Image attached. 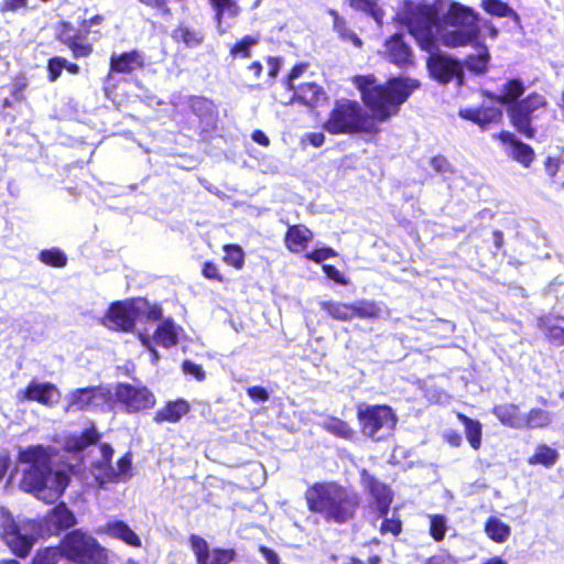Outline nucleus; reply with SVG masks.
I'll list each match as a JSON object with an SVG mask.
<instances>
[{
  "mask_svg": "<svg viewBox=\"0 0 564 564\" xmlns=\"http://www.w3.org/2000/svg\"><path fill=\"white\" fill-rule=\"evenodd\" d=\"M46 532L56 534L62 530H66L75 524L74 514L64 503L58 505L45 517Z\"/></svg>",
  "mask_w": 564,
  "mask_h": 564,
  "instance_id": "obj_22",
  "label": "nucleus"
},
{
  "mask_svg": "<svg viewBox=\"0 0 564 564\" xmlns=\"http://www.w3.org/2000/svg\"><path fill=\"white\" fill-rule=\"evenodd\" d=\"M99 437L96 429L93 426L85 430L80 434H73L65 437L64 448L68 453L78 455L85 451L89 445L94 444Z\"/></svg>",
  "mask_w": 564,
  "mask_h": 564,
  "instance_id": "obj_27",
  "label": "nucleus"
},
{
  "mask_svg": "<svg viewBox=\"0 0 564 564\" xmlns=\"http://www.w3.org/2000/svg\"><path fill=\"white\" fill-rule=\"evenodd\" d=\"M336 256H337V253L334 249L328 248V247H323V248L316 249L310 253H306L305 258L308 260H312L316 263H321L324 260H326L328 258H334Z\"/></svg>",
  "mask_w": 564,
  "mask_h": 564,
  "instance_id": "obj_51",
  "label": "nucleus"
},
{
  "mask_svg": "<svg viewBox=\"0 0 564 564\" xmlns=\"http://www.w3.org/2000/svg\"><path fill=\"white\" fill-rule=\"evenodd\" d=\"M303 141L310 142L314 148H319L325 142V135L322 132H311L303 137Z\"/></svg>",
  "mask_w": 564,
  "mask_h": 564,
  "instance_id": "obj_58",
  "label": "nucleus"
},
{
  "mask_svg": "<svg viewBox=\"0 0 564 564\" xmlns=\"http://www.w3.org/2000/svg\"><path fill=\"white\" fill-rule=\"evenodd\" d=\"M558 458V454L555 449L547 445H539L535 449L534 455L529 458L530 465H543L545 467L553 466Z\"/></svg>",
  "mask_w": 564,
  "mask_h": 564,
  "instance_id": "obj_38",
  "label": "nucleus"
},
{
  "mask_svg": "<svg viewBox=\"0 0 564 564\" xmlns=\"http://www.w3.org/2000/svg\"><path fill=\"white\" fill-rule=\"evenodd\" d=\"M248 395L256 401H267L269 399V393L267 390L262 387H250L247 389Z\"/></svg>",
  "mask_w": 564,
  "mask_h": 564,
  "instance_id": "obj_56",
  "label": "nucleus"
},
{
  "mask_svg": "<svg viewBox=\"0 0 564 564\" xmlns=\"http://www.w3.org/2000/svg\"><path fill=\"white\" fill-rule=\"evenodd\" d=\"M361 484L373 498L379 516L383 518L380 525V532L382 534L391 533L393 535H398L402 528L401 521L394 516L392 518H387V513L392 501V494L389 487L378 481L365 469L361 471Z\"/></svg>",
  "mask_w": 564,
  "mask_h": 564,
  "instance_id": "obj_8",
  "label": "nucleus"
},
{
  "mask_svg": "<svg viewBox=\"0 0 564 564\" xmlns=\"http://www.w3.org/2000/svg\"><path fill=\"white\" fill-rule=\"evenodd\" d=\"M431 524H430V533L434 538L435 541H441L444 539L446 533V520L442 516H431Z\"/></svg>",
  "mask_w": 564,
  "mask_h": 564,
  "instance_id": "obj_49",
  "label": "nucleus"
},
{
  "mask_svg": "<svg viewBox=\"0 0 564 564\" xmlns=\"http://www.w3.org/2000/svg\"><path fill=\"white\" fill-rule=\"evenodd\" d=\"M485 532L490 540L497 543H503L509 539L511 528L500 519L490 517L486 521Z\"/></svg>",
  "mask_w": 564,
  "mask_h": 564,
  "instance_id": "obj_32",
  "label": "nucleus"
},
{
  "mask_svg": "<svg viewBox=\"0 0 564 564\" xmlns=\"http://www.w3.org/2000/svg\"><path fill=\"white\" fill-rule=\"evenodd\" d=\"M104 21L102 15L96 14L85 19L77 31L69 22H63L58 31V39L72 51L74 57H86L93 51V46L86 41V37L93 28L100 25Z\"/></svg>",
  "mask_w": 564,
  "mask_h": 564,
  "instance_id": "obj_11",
  "label": "nucleus"
},
{
  "mask_svg": "<svg viewBox=\"0 0 564 564\" xmlns=\"http://www.w3.org/2000/svg\"><path fill=\"white\" fill-rule=\"evenodd\" d=\"M358 419L362 433L373 440H382L393 431L397 417L392 409L387 405H367L359 408Z\"/></svg>",
  "mask_w": 564,
  "mask_h": 564,
  "instance_id": "obj_9",
  "label": "nucleus"
},
{
  "mask_svg": "<svg viewBox=\"0 0 564 564\" xmlns=\"http://www.w3.org/2000/svg\"><path fill=\"white\" fill-rule=\"evenodd\" d=\"M189 542L196 564H229L236 555L231 549H210L206 540L198 535H192Z\"/></svg>",
  "mask_w": 564,
  "mask_h": 564,
  "instance_id": "obj_16",
  "label": "nucleus"
},
{
  "mask_svg": "<svg viewBox=\"0 0 564 564\" xmlns=\"http://www.w3.org/2000/svg\"><path fill=\"white\" fill-rule=\"evenodd\" d=\"M489 61V53L487 47L481 46L478 48L477 55H470L466 59V66L475 72V73H482L487 68V64Z\"/></svg>",
  "mask_w": 564,
  "mask_h": 564,
  "instance_id": "obj_43",
  "label": "nucleus"
},
{
  "mask_svg": "<svg viewBox=\"0 0 564 564\" xmlns=\"http://www.w3.org/2000/svg\"><path fill=\"white\" fill-rule=\"evenodd\" d=\"M111 392L107 388L91 387L75 389L66 398L65 412H80L90 410L105 411L109 408Z\"/></svg>",
  "mask_w": 564,
  "mask_h": 564,
  "instance_id": "obj_12",
  "label": "nucleus"
},
{
  "mask_svg": "<svg viewBox=\"0 0 564 564\" xmlns=\"http://www.w3.org/2000/svg\"><path fill=\"white\" fill-rule=\"evenodd\" d=\"M19 460L30 465L24 471L21 488L45 502H53L59 498L68 485L69 471L74 468L68 466L67 470L53 469L50 466L48 451L41 445L20 451Z\"/></svg>",
  "mask_w": 564,
  "mask_h": 564,
  "instance_id": "obj_3",
  "label": "nucleus"
},
{
  "mask_svg": "<svg viewBox=\"0 0 564 564\" xmlns=\"http://www.w3.org/2000/svg\"><path fill=\"white\" fill-rule=\"evenodd\" d=\"M427 66L432 76L438 82L448 83L456 78L458 84H462L463 72L457 61L444 55H432Z\"/></svg>",
  "mask_w": 564,
  "mask_h": 564,
  "instance_id": "obj_17",
  "label": "nucleus"
},
{
  "mask_svg": "<svg viewBox=\"0 0 564 564\" xmlns=\"http://www.w3.org/2000/svg\"><path fill=\"white\" fill-rule=\"evenodd\" d=\"M334 14V28L340 35V37L345 41H350L356 47L361 46L360 39L350 30H348L345 25L344 20H341L337 14Z\"/></svg>",
  "mask_w": 564,
  "mask_h": 564,
  "instance_id": "obj_48",
  "label": "nucleus"
},
{
  "mask_svg": "<svg viewBox=\"0 0 564 564\" xmlns=\"http://www.w3.org/2000/svg\"><path fill=\"white\" fill-rule=\"evenodd\" d=\"M352 310V318L354 317H360V318H378L382 314V310L371 301H357L351 304Z\"/></svg>",
  "mask_w": 564,
  "mask_h": 564,
  "instance_id": "obj_40",
  "label": "nucleus"
},
{
  "mask_svg": "<svg viewBox=\"0 0 564 564\" xmlns=\"http://www.w3.org/2000/svg\"><path fill=\"white\" fill-rule=\"evenodd\" d=\"M481 8L490 15L505 18L509 17L514 21H519L518 13L501 0H482Z\"/></svg>",
  "mask_w": 564,
  "mask_h": 564,
  "instance_id": "obj_36",
  "label": "nucleus"
},
{
  "mask_svg": "<svg viewBox=\"0 0 564 564\" xmlns=\"http://www.w3.org/2000/svg\"><path fill=\"white\" fill-rule=\"evenodd\" d=\"M144 65V55L140 51L116 54L110 57V70L115 73L129 74L141 69Z\"/></svg>",
  "mask_w": 564,
  "mask_h": 564,
  "instance_id": "obj_21",
  "label": "nucleus"
},
{
  "mask_svg": "<svg viewBox=\"0 0 564 564\" xmlns=\"http://www.w3.org/2000/svg\"><path fill=\"white\" fill-rule=\"evenodd\" d=\"M386 54L390 62L399 66H405L411 62L410 47L395 34L386 42Z\"/></svg>",
  "mask_w": 564,
  "mask_h": 564,
  "instance_id": "obj_24",
  "label": "nucleus"
},
{
  "mask_svg": "<svg viewBox=\"0 0 564 564\" xmlns=\"http://www.w3.org/2000/svg\"><path fill=\"white\" fill-rule=\"evenodd\" d=\"M293 91L294 98L308 107L318 106L327 99L323 88L314 83L302 84Z\"/></svg>",
  "mask_w": 564,
  "mask_h": 564,
  "instance_id": "obj_25",
  "label": "nucleus"
},
{
  "mask_svg": "<svg viewBox=\"0 0 564 564\" xmlns=\"http://www.w3.org/2000/svg\"><path fill=\"white\" fill-rule=\"evenodd\" d=\"M547 100L544 95L532 93L520 101H516L508 108V116L514 129L525 138L535 135L533 120L547 110Z\"/></svg>",
  "mask_w": 564,
  "mask_h": 564,
  "instance_id": "obj_5",
  "label": "nucleus"
},
{
  "mask_svg": "<svg viewBox=\"0 0 564 564\" xmlns=\"http://www.w3.org/2000/svg\"><path fill=\"white\" fill-rule=\"evenodd\" d=\"M189 410V405L184 400L167 403L163 409L156 412L155 422H177Z\"/></svg>",
  "mask_w": 564,
  "mask_h": 564,
  "instance_id": "obj_30",
  "label": "nucleus"
},
{
  "mask_svg": "<svg viewBox=\"0 0 564 564\" xmlns=\"http://www.w3.org/2000/svg\"><path fill=\"white\" fill-rule=\"evenodd\" d=\"M0 512V529L3 542L15 555L26 556L35 541V523L30 520L15 522L11 514L3 509Z\"/></svg>",
  "mask_w": 564,
  "mask_h": 564,
  "instance_id": "obj_7",
  "label": "nucleus"
},
{
  "mask_svg": "<svg viewBox=\"0 0 564 564\" xmlns=\"http://www.w3.org/2000/svg\"><path fill=\"white\" fill-rule=\"evenodd\" d=\"M182 368L185 373L192 375L198 381H202L205 379V371L202 369V367L199 365H196L192 361L186 360L183 362Z\"/></svg>",
  "mask_w": 564,
  "mask_h": 564,
  "instance_id": "obj_53",
  "label": "nucleus"
},
{
  "mask_svg": "<svg viewBox=\"0 0 564 564\" xmlns=\"http://www.w3.org/2000/svg\"><path fill=\"white\" fill-rule=\"evenodd\" d=\"M115 397L129 413L140 412L155 404L153 393L145 387L120 383L116 388Z\"/></svg>",
  "mask_w": 564,
  "mask_h": 564,
  "instance_id": "obj_14",
  "label": "nucleus"
},
{
  "mask_svg": "<svg viewBox=\"0 0 564 564\" xmlns=\"http://www.w3.org/2000/svg\"><path fill=\"white\" fill-rule=\"evenodd\" d=\"M305 69V66L304 65H297V66H294L289 75V79H288V88L290 90H294L295 87L293 85V80L296 79L297 77H300V75L303 73V70Z\"/></svg>",
  "mask_w": 564,
  "mask_h": 564,
  "instance_id": "obj_63",
  "label": "nucleus"
},
{
  "mask_svg": "<svg viewBox=\"0 0 564 564\" xmlns=\"http://www.w3.org/2000/svg\"><path fill=\"white\" fill-rule=\"evenodd\" d=\"M97 451L99 457L91 462V471L100 486L107 481H119L129 475L132 464L129 454L122 456L115 467L111 465L113 449L110 445L101 444Z\"/></svg>",
  "mask_w": 564,
  "mask_h": 564,
  "instance_id": "obj_10",
  "label": "nucleus"
},
{
  "mask_svg": "<svg viewBox=\"0 0 564 564\" xmlns=\"http://www.w3.org/2000/svg\"><path fill=\"white\" fill-rule=\"evenodd\" d=\"M308 509L319 513L326 521L345 523L354 518L359 495L334 481L317 482L305 492Z\"/></svg>",
  "mask_w": 564,
  "mask_h": 564,
  "instance_id": "obj_4",
  "label": "nucleus"
},
{
  "mask_svg": "<svg viewBox=\"0 0 564 564\" xmlns=\"http://www.w3.org/2000/svg\"><path fill=\"white\" fill-rule=\"evenodd\" d=\"M178 330L180 328L174 324L173 321L166 319L158 326L152 337L143 333L139 334V338L142 345L152 355V362H156L159 360V354L155 350L153 344L164 348H170L176 345L178 339Z\"/></svg>",
  "mask_w": 564,
  "mask_h": 564,
  "instance_id": "obj_15",
  "label": "nucleus"
},
{
  "mask_svg": "<svg viewBox=\"0 0 564 564\" xmlns=\"http://www.w3.org/2000/svg\"><path fill=\"white\" fill-rule=\"evenodd\" d=\"M145 307L142 301L113 303L102 319V324L113 330L129 332L138 321V311Z\"/></svg>",
  "mask_w": 564,
  "mask_h": 564,
  "instance_id": "obj_13",
  "label": "nucleus"
},
{
  "mask_svg": "<svg viewBox=\"0 0 564 564\" xmlns=\"http://www.w3.org/2000/svg\"><path fill=\"white\" fill-rule=\"evenodd\" d=\"M267 64H268V75L271 78V80H273L280 70L281 62L276 57H268Z\"/></svg>",
  "mask_w": 564,
  "mask_h": 564,
  "instance_id": "obj_62",
  "label": "nucleus"
},
{
  "mask_svg": "<svg viewBox=\"0 0 564 564\" xmlns=\"http://www.w3.org/2000/svg\"><path fill=\"white\" fill-rule=\"evenodd\" d=\"M523 429H541L547 426L551 421V414L542 409H532L528 414L523 415Z\"/></svg>",
  "mask_w": 564,
  "mask_h": 564,
  "instance_id": "obj_37",
  "label": "nucleus"
},
{
  "mask_svg": "<svg viewBox=\"0 0 564 564\" xmlns=\"http://www.w3.org/2000/svg\"><path fill=\"white\" fill-rule=\"evenodd\" d=\"M313 237V232L306 226L293 225L288 228L284 243L288 250L299 253L306 249Z\"/></svg>",
  "mask_w": 564,
  "mask_h": 564,
  "instance_id": "obj_23",
  "label": "nucleus"
},
{
  "mask_svg": "<svg viewBox=\"0 0 564 564\" xmlns=\"http://www.w3.org/2000/svg\"><path fill=\"white\" fill-rule=\"evenodd\" d=\"M214 13L217 31L220 34L227 33L236 18L240 14V7L236 0H208Z\"/></svg>",
  "mask_w": 564,
  "mask_h": 564,
  "instance_id": "obj_19",
  "label": "nucleus"
},
{
  "mask_svg": "<svg viewBox=\"0 0 564 564\" xmlns=\"http://www.w3.org/2000/svg\"><path fill=\"white\" fill-rule=\"evenodd\" d=\"M102 532L111 538L119 539L126 544L134 547L141 546V539L139 535L123 521H112L105 525Z\"/></svg>",
  "mask_w": 564,
  "mask_h": 564,
  "instance_id": "obj_26",
  "label": "nucleus"
},
{
  "mask_svg": "<svg viewBox=\"0 0 564 564\" xmlns=\"http://www.w3.org/2000/svg\"><path fill=\"white\" fill-rule=\"evenodd\" d=\"M203 274L207 279L218 280V281L221 280V276L218 272V268L214 263H210V262H206L204 264Z\"/></svg>",
  "mask_w": 564,
  "mask_h": 564,
  "instance_id": "obj_61",
  "label": "nucleus"
},
{
  "mask_svg": "<svg viewBox=\"0 0 564 564\" xmlns=\"http://www.w3.org/2000/svg\"><path fill=\"white\" fill-rule=\"evenodd\" d=\"M398 20L408 26L420 47L430 53L438 41L446 46H464L474 43L479 33L475 12L457 2L451 3L442 18L434 6L405 3Z\"/></svg>",
  "mask_w": 564,
  "mask_h": 564,
  "instance_id": "obj_2",
  "label": "nucleus"
},
{
  "mask_svg": "<svg viewBox=\"0 0 564 564\" xmlns=\"http://www.w3.org/2000/svg\"><path fill=\"white\" fill-rule=\"evenodd\" d=\"M432 167L440 173L447 172L449 170V163L444 156H435L431 160Z\"/></svg>",
  "mask_w": 564,
  "mask_h": 564,
  "instance_id": "obj_60",
  "label": "nucleus"
},
{
  "mask_svg": "<svg viewBox=\"0 0 564 564\" xmlns=\"http://www.w3.org/2000/svg\"><path fill=\"white\" fill-rule=\"evenodd\" d=\"M28 8V0H3L2 11H18Z\"/></svg>",
  "mask_w": 564,
  "mask_h": 564,
  "instance_id": "obj_57",
  "label": "nucleus"
},
{
  "mask_svg": "<svg viewBox=\"0 0 564 564\" xmlns=\"http://www.w3.org/2000/svg\"><path fill=\"white\" fill-rule=\"evenodd\" d=\"M524 91L523 83L518 79L508 80L501 88L499 101L508 104L516 101Z\"/></svg>",
  "mask_w": 564,
  "mask_h": 564,
  "instance_id": "obj_42",
  "label": "nucleus"
},
{
  "mask_svg": "<svg viewBox=\"0 0 564 564\" xmlns=\"http://www.w3.org/2000/svg\"><path fill=\"white\" fill-rule=\"evenodd\" d=\"M259 43V37L256 35H246L237 41L229 51L232 59H246L251 56V50Z\"/></svg>",
  "mask_w": 564,
  "mask_h": 564,
  "instance_id": "obj_34",
  "label": "nucleus"
},
{
  "mask_svg": "<svg viewBox=\"0 0 564 564\" xmlns=\"http://www.w3.org/2000/svg\"><path fill=\"white\" fill-rule=\"evenodd\" d=\"M251 137L254 142L263 147H268L270 144L269 138L261 130L253 131Z\"/></svg>",
  "mask_w": 564,
  "mask_h": 564,
  "instance_id": "obj_64",
  "label": "nucleus"
},
{
  "mask_svg": "<svg viewBox=\"0 0 564 564\" xmlns=\"http://www.w3.org/2000/svg\"><path fill=\"white\" fill-rule=\"evenodd\" d=\"M67 64V61L65 58H51L48 62V73H50V80L55 82L57 77L59 76L61 72L64 69V66Z\"/></svg>",
  "mask_w": 564,
  "mask_h": 564,
  "instance_id": "obj_52",
  "label": "nucleus"
},
{
  "mask_svg": "<svg viewBox=\"0 0 564 564\" xmlns=\"http://www.w3.org/2000/svg\"><path fill=\"white\" fill-rule=\"evenodd\" d=\"M558 323L560 318L543 317L540 319L539 326L552 343L556 345H563L564 327Z\"/></svg>",
  "mask_w": 564,
  "mask_h": 564,
  "instance_id": "obj_33",
  "label": "nucleus"
},
{
  "mask_svg": "<svg viewBox=\"0 0 564 564\" xmlns=\"http://www.w3.org/2000/svg\"><path fill=\"white\" fill-rule=\"evenodd\" d=\"M379 1L380 0H350V6L356 10L368 13L380 25L382 24L384 12Z\"/></svg>",
  "mask_w": 564,
  "mask_h": 564,
  "instance_id": "obj_39",
  "label": "nucleus"
},
{
  "mask_svg": "<svg viewBox=\"0 0 564 564\" xmlns=\"http://www.w3.org/2000/svg\"><path fill=\"white\" fill-rule=\"evenodd\" d=\"M457 417L465 426L466 438L474 449H478L481 444V424L479 421L471 420L466 415L458 413Z\"/></svg>",
  "mask_w": 564,
  "mask_h": 564,
  "instance_id": "obj_35",
  "label": "nucleus"
},
{
  "mask_svg": "<svg viewBox=\"0 0 564 564\" xmlns=\"http://www.w3.org/2000/svg\"><path fill=\"white\" fill-rule=\"evenodd\" d=\"M40 260L47 265L56 268H63L67 262L65 253L56 248L43 250L40 253Z\"/></svg>",
  "mask_w": 564,
  "mask_h": 564,
  "instance_id": "obj_47",
  "label": "nucleus"
},
{
  "mask_svg": "<svg viewBox=\"0 0 564 564\" xmlns=\"http://www.w3.org/2000/svg\"><path fill=\"white\" fill-rule=\"evenodd\" d=\"M259 551L268 564H280V557L272 549L260 546Z\"/></svg>",
  "mask_w": 564,
  "mask_h": 564,
  "instance_id": "obj_59",
  "label": "nucleus"
},
{
  "mask_svg": "<svg viewBox=\"0 0 564 564\" xmlns=\"http://www.w3.org/2000/svg\"><path fill=\"white\" fill-rule=\"evenodd\" d=\"M225 256L224 261L235 267L236 269H241L245 262V253L241 247L237 245H226L224 247Z\"/></svg>",
  "mask_w": 564,
  "mask_h": 564,
  "instance_id": "obj_46",
  "label": "nucleus"
},
{
  "mask_svg": "<svg viewBox=\"0 0 564 564\" xmlns=\"http://www.w3.org/2000/svg\"><path fill=\"white\" fill-rule=\"evenodd\" d=\"M494 414L498 417V420L507 426L513 429H523V421L519 413V409L514 404H502L497 405L492 410Z\"/></svg>",
  "mask_w": 564,
  "mask_h": 564,
  "instance_id": "obj_29",
  "label": "nucleus"
},
{
  "mask_svg": "<svg viewBox=\"0 0 564 564\" xmlns=\"http://www.w3.org/2000/svg\"><path fill=\"white\" fill-rule=\"evenodd\" d=\"M323 271L327 275V278L334 280L335 282L346 285L348 282L344 278L343 273L336 269L334 265L325 264L323 265Z\"/></svg>",
  "mask_w": 564,
  "mask_h": 564,
  "instance_id": "obj_55",
  "label": "nucleus"
},
{
  "mask_svg": "<svg viewBox=\"0 0 564 564\" xmlns=\"http://www.w3.org/2000/svg\"><path fill=\"white\" fill-rule=\"evenodd\" d=\"M137 301H142L145 304L144 308L138 311V319L145 318L148 321H158L161 318L162 310L159 305H151L143 299H138Z\"/></svg>",
  "mask_w": 564,
  "mask_h": 564,
  "instance_id": "obj_50",
  "label": "nucleus"
},
{
  "mask_svg": "<svg viewBox=\"0 0 564 564\" xmlns=\"http://www.w3.org/2000/svg\"><path fill=\"white\" fill-rule=\"evenodd\" d=\"M63 557L76 564H107V552L90 535L80 531L69 533L63 542Z\"/></svg>",
  "mask_w": 564,
  "mask_h": 564,
  "instance_id": "obj_6",
  "label": "nucleus"
},
{
  "mask_svg": "<svg viewBox=\"0 0 564 564\" xmlns=\"http://www.w3.org/2000/svg\"><path fill=\"white\" fill-rule=\"evenodd\" d=\"M352 82L371 115L356 100L337 99L323 123V129L330 134L377 133L376 121L383 122L395 115L419 87V83L409 77H395L386 85H378L373 75L355 76Z\"/></svg>",
  "mask_w": 564,
  "mask_h": 564,
  "instance_id": "obj_1",
  "label": "nucleus"
},
{
  "mask_svg": "<svg viewBox=\"0 0 564 564\" xmlns=\"http://www.w3.org/2000/svg\"><path fill=\"white\" fill-rule=\"evenodd\" d=\"M176 42L184 43L186 47L195 48L204 42V34L202 31L189 28L187 25L177 26L172 34Z\"/></svg>",
  "mask_w": 564,
  "mask_h": 564,
  "instance_id": "obj_31",
  "label": "nucleus"
},
{
  "mask_svg": "<svg viewBox=\"0 0 564 564\" xmlns=\"http://www.w3.org/2000/svg\"><path fill=\"white\" fill-rule=\"evenodd\" d=\"M424 564H457V561L455 557L447 553H440L427 557L424 561Z\"/></svg>",
  "mask_w": 564,
  "mask_h": 564,
  "instance_id": "obj_54",
  "label": "nucleus"
},
{
  "mask_svg": "<svg viewBox=\"0 0 564 564\" xmlns=\"http://www.w3.org/2000/svg\"><path fill=\"white\" fill-rule=\"evenodd\" d=\"M63 561V553L59 549L46 547L36 553L32 564H59Z\"/></svg>",
  "mask_w": 564,
  "mask_h": 564,
  "instance_id": "obj_44",
  "label": "nucleus"
},
{
  "mask_svg": "<svg viewBox=\"0 0 564 564\" xmlns=\"http://www.w3.org/2000/svg\"><path fill=\"white\" fill-rule=\"evenodd\" d=\"M459 116L477 123L481 129H487L490 123L499 121L502 113L499 109L495 108L462 109L459 110Z\"/></svg>",
  "mask_w": 564,
  "mask_h": 564,
  "instance_id": "obj_28",
  "label": "nucleus"
},
{
  "mask_svg": "<svg viewBox=\"0 0 564 564\" xmlns=\"http://www.w3.org/2000/svg\"><path fill=\"white\" fill-rule=\"evenodd\" d=\"M323 426L332 434L343 437L350 438L354 434L349 425L339 419H328L323 423Z\"/></svg>",
  "mask_w": 564,
  "mask_h": 564,
  "instance_id": "obj_45",
  "label": "nucleus"
},
{
  "mask_svg": "<svg viewBox=\"0 0 564 564\" xmlns=\"http://www.w3.org/2000/svg\"><path fill=\"white\" fill-rule=\"evenodd\" d=\"M499 140L506 147V152L523 166H529L534 159L533 150L519 141L511 132L503 131L498 135Z\"/></svg>",
  "mask_w": 564,
  "mask_h": 564,
  "instance_id": "obj_20",
  "label": "nucleus"
},
{
  "mask_svg": "<svg viewBox=\"0 0 564 564\" xmlns=\"http://www.w3.org/2000/svg\"><path fill=\"white\" fill-rule=\"evenodd\" d=\"M18 398L53 406L58 402L61 392L53 383L32 380L24 391L19 392Z\"/></svg>",
  "mask_w": 564,
  "mask_h": 564,
  "instance_id": "obj_18",
  "label": "nucleus"
},
{
  "mask_svg": "<svg viewBox=\"0 0 564 564\" xmlns=\"http://www.w3.org/2000/svg\"><path fill=\"white\" fill-rule=\"evenodd\" d=\"M322 308L333 318L338 321H349L352 318L351 304L339 302H322Z\"/></svg>",
  "mask_w": 564,
  "mask_h": 564,
  "instance_id": "obj_41",
  "label": "nucleus"
}]
</instances>
